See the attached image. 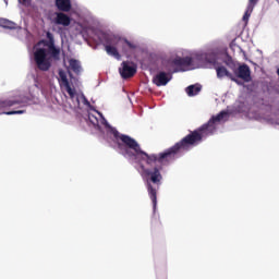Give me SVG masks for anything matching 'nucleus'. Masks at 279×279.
Returning a JSON list of instances; mask_svg holds the SVG:
<instances>
[{"label": "nucleus", "instance_id": "f257e3e1", "mask_svg": "<svg viewBox=\"0 0 279 279\" xmlns=\"http://www.w3.org/2000/svg\"><path fill=\"white\" fill-rule=\"evenodd\" d=\"M228 112L221 111L217 116H213L211 119L203 124L201 128L191 131L185 137H183L180 142L175 143L172 147L166 149L160 154H147L143 149H141V144L136 142V140L130 137L129 135L121 134L119 131L113 133L114 138H119L121 143L118 144L119 149L124 148L125 156L129 158H134L136 162L141 165V162H146L149 167L157 165L153 170L145 168L144 165H141V169L144 171L145 175H147L146 186L149 198L153 203V210L156 213V208L158 206V190L155 186H160L162 182V166L169 165V162H173L175 158H178V154L180 151H189L192 147H197L206 136H210V134H215V130H217L216 123L223 120ZM154 184V185H153Z\"/></svg>", "mask_w": 279, "mask_h": 279}, {"label": "nucleus", "instance_id": "f03ea898", "mask_svg": "<svg viewBox=\"0 0 279 279\" xmlns=\"http://www.w3.org/2000/svg\"><path fill=\"white\" fill-rule=\"evenodd\" d=\"M100 41H102V45L105 46V51L108 56H112V58H116V60H121V54L117 49V45L121 43V38L114 35L102 33L100 36Z\"/></svg>", "mask_w": 279, "mask_h": 279}, {"label": "nucleus", "instance_id": "7ed1b4c3", "mask_svg": "<svg viewBox=\"0 0 279 279\" xmlns=\"http://www.w3.org/2000/svg\"><path fill=\"white\" fill-rule=\"evenodd\" d=\"M206 62L215 65L218 80H223V77H228L229 80H231V82H239L236 77H234V75L230 73V71H228L226 66L217 65V54L215 53L207 54Z\"/></svg>", "mask_w": 279, "mask_h": 279}, {"label": "nucleus", "instance_id": "20e7f679", "mask_svg": "<svg viewBox=\"0 0 279 279\" xmlns=\"http://www.w3.org/2000/svg\"><path fill=\"white\" fill-rule=\"evenodd\" d=\"M34 61L39 71L51 69V59L47 58V49L45 48H39L34 52Z\"/></svg>", "mask_w": 279, "mask_h": 279}, {"label": "nucleus", "instance_id": "39448f33", "mask_svg": "<svg viewBox=\"0 0 279 279\" xmlns=\"http://www.w3.org/2000/svg\"><path fill=\"white\" fill-rule=\"evenodd\" d=\"M23 104H25V101L21 98L0 100V114H25V110L5 111L8 108H12V106H20V108H22Z\"/></svg>", "mask_w": 279, "mask_h": 279}, {"label": "nucleus", "instance_id": "423d86ee", "mask_svg": "<svg viewBox=\"0 0 279 279\" xmlns=\"http://www.w3.org/2000/svg\"><path fill=\"white\" fill-rule=\"evenodd\" d=\"M172 64L177 66L174 70V73H178V71H187L189 66L193 65V58L191 57H177L175 59L172 60Z\"/></svg>", "mask_w": 279, "mask_h": 279}, {"label": "nucleus", "instance_id": "0eeeda50", "mask_svg": "<svg viewBox=\"0 0 279 279\" xmlns=\"http://www.w3.org/2000/svg\"><path fill=\"white\" fill-rule=\"evenodd\" d=\"M234 75L240 80H243V82H252V70L250 69V65L245 63L239 65V68L234 70Z\"/></svg>", "mask_w": 279, "mask_h": 279}, {"label": "nucleus", "instance_id": "6e6552de", "mask_svg": "<svg viewBox=\"0 0 279 279\" xmlns=\"http://www.w3.org/2000/svg\"><path fill=\"white\" fill-rule=\"evenodd\" d=\"M59 84L60 86H64L68 95H70V99L75 98V89L71 87V83H69V78L66 77V72L63 70H59Z\"/></svg>", "mask_w": 279, "mask_h": 279}, {"label": "nucleus", "instance_id": "1a4fd4ad", "mask_svg": "<svg viewBox=\"0 0 279 279\" xmlns=\"http://www.w3.org/2000/svg\"><path fill=\"white\" fill-rule=\"evenodd\" d=\"M120 75L123 80H130V77H134L136 75V65L130 64V62H122V68L120 69Z\"/></svg>", "mask_w": 279, "mask_h": 279}, {"label": "nucleus", "instance_id": "9d476101", "mask_svg": "<svg viewBox=\"0 0 279 279\" xmlns=\"http://www.w3.org/2000/svg\"><path fill=\"white\" fill-rule=\"evenodd\" d=\"M169 82H171V77H169L166 72H159L153 78V84H156L157 86H167Z\"/></svg>", "mask_w": 279, "mask_h": 279}, {"label": "nucleus", "instance_id": "9b49d317", "mask_svg": "<svg viewBox=\"0 0 279 279\" xmlns=\"http://www.w3.org/2000/svg\"><path fill=\"white\" fill-rule=\"evenodd\" d=\"M56 25H62L63 27H69L71 25V17L65 13L59 12L54 19Z\"/></svg>", "mask_w": 279, "mask_h": 279}, {"label": "nucleus", "instance_id": "f8f14e48", "mask_svg": "<svg viewBox=\"0 0 279 279\" xmlns=\"http://www.w3.org/2000/svg\"><path fill=\"white\" fill-rule=\"evenodd\" d=\"M257 3H258V0H248L246 11L242 17L244 23H247L250 21V17L252 16V13L254 12V8H256Z\"/></svg>", "mask_w": 279, "mask_h": 279}, {"label": "nucleus", "instance_id": "ddd939ff", "mask_svg": "<svg viewBox=\"0 0 279 279\" xmlns=\"http://www.w3.org/2000/svg\"><path fill=\"white\" fill-rule=\"evenodd\" d=\"M56 5L60 12L71 11V0H56Z\"/></svg>", "mask_w": 279, "mask_h": 279}, {"label": "nucleus", "instance_id": "4468645a", "mask_svg": "<svg viewBox=\"0 0 279 279\" xmlns=\"http://www.w3.org/2000/svg\"><path fill=\"white\" fill-rule=\"evenodd\" d=\"M48 53L53 58V60H60V49L56 48L53 43L48 46Z\"/></svg>", "mask_w": 279, "mask_h": 279}, {"label": "nucleus", "instance_id": "2eb2a0df", "mask_svg": "<svg viewBox=\"0 0 279 279\" xmlns=\"http://www.w3.org/2000/svg\"><path fill=\"white\" fill-rule=\"evenodd\" d=\"M0 27H3L4 29H16V23L8 19H0Z\"/></svg>", "mask_w": 279, "mask_h": 279}, {"label": "nucleus", "instance_id": "dca6fc26", "mask_svg": "<svg viewBox=\"0 0 279 279\" xmlns=\"http://www.w3.org/2000/svg\"><path fill=\"white\" fill-rule=\"evenodd\" d=\"M69 65H70V69L73 71V73H76V74L81 73L82 65L80 64V61H77L76 59H70Z\"/></svg>", "mask_w": 279, "mask_h": 279}, {"label": "nucleus", "instance_id": "f3484780", "mask_svg": "<svg viewBox=\"0 0 279 279\" xmlns=\"http://www.w3.org/2000/svg\"><path fill=\"white\" fill-rule=\"evenodd\" d=\"M202 90V87L199 85H190L186 87V94L189 97H195V95H198Z\"/></svg>", "mask_w": 279, "mask_h": 279}, {"label": "nucleus", "instance_id": "a211bd4d", "mask_svg": "<svg viewBox=\"0 0 279 279\" xmlns=\"http://www.w3.org/2000/svg\"><path fill=\"white\" fill-rule=\"evenodd\" d=\"M125 45L129 47V49H136V45L131 43L128 39H124Z\"/></svg>", "mask_w": 279, "mask_h": 279}, {"label": "nucleus", "instance_id": "6ab92c4d", "mask_svg": "<svg viewBox=\"0 0 279 279\" xmlns=\"http://www.w3.org/2000/svg\"><path fill=\"white\" fill-rule=\"evenodd\" d=\"M46 36H47V38H49V40H50L51 43H53V34H51L50 32H48Z\"/></svg>", "mask_w": 279, "mask_h": 279}, {"label": "nucleus", "instance_id": "aec40b11", "mask_svg": "<svg viewBox=\"0 0 279 279\" xmlns=\"http://www.w3.org/2000/svg\"><path fill=\"white\" fill-rule=\"evenodd\" d=\"M27 0H23V3H25Z\"/></svg>", "mask_w": 279, "mask_h": 279}]
</instances>
